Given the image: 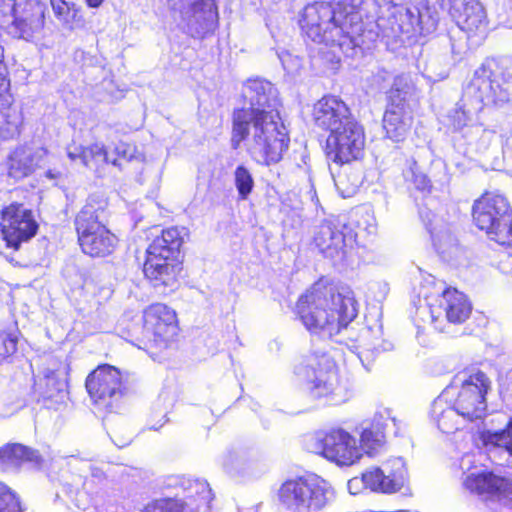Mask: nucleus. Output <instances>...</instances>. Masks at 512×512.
<instances>
[{"label": "nucleus", "instance_id": "1", "mask_svg": "<svg viewBox=\"0 0 512 512\" xmlns=\"http://www.w3.org/2000/svg\"><path fill=\"white\" fill-rule=\"evenodd\" d=\"M242 94L249 107L233 112L232 147L237 149L246 140L247 151L256 162H279L288 149L289 137L278 111L276 88L267 80L251 78L244 83Z\"/></svg>", "mask_w": 512, "mask_h": 512}, {"label": "nucleus", "instance_id": "2", "mask_svg": "<svg viewBox=\"0 0 512 512\" xmlns=\"http://www.w3.org/2000/svg\"><path fill=\"white\" fill-rule=\"evenodd\" d=\"M296 312L311 333L331 338L357 317L358 303L350 289L318 282L299 297Z\"/></svg>", "mask_w": 512, "mask_h": 512}, {"label": "nucleus", "instance_id": "3", "mask_svg": "<svg viewBox=\"0 0 512 512\" xmlns=\"http://www.w3.org/2000/svg\"><path fill=\"white\" fill-rule=\"evenodd\" d=\"M335 498L331 483L315 474L289 479L278 491L279 503L288 512H321Z\"/></svg>", "mask_w": 512, "mask_h": 512}, {"label": "nucleus", "instance_id": "4", "mask_svg": "<svg viewBox=\"0 0 512 512\" xmlns=\"http://www.w3.org/2000/svg\"><path fill=\"white\" fill-rule=\"evenodd\" d=\"M474 224L500 245H512V212L507 199L486 192L472 206Z\"/></svg>", "mask_w": 512, "mask_h": 512}, {"label": "nucleus", "instance_id": "5", "mask_svg": "<svg viewBox=\"0 0 512 512\" xmlns=\"http://www.w3.org/2000/svg\"><path fill=\"white\" fill-rule=\"evenodd\" d=\"M491 381L480 370H464L453 377L447 388L452 389V402L458 413L472 422L482 419L486 415V394L490 389Z\"/></svg>", "mask_w": 512, "mask_h": 512}, {"label": "nucleus", "instance_id": "6", "mask_svg": "<svg viewBox=\"0 0 512 512\" xmlns=\"http://www.w3.org/2000/svg\"><path fill=\"white\" fill-rule=\"evenodd\" d=\"M295 373L306 381L311 397L340 403L347 399V387L342 384L334 361L323 355L312 357L296 366Z\"/></svg>", "mask_w": 512, "mask_h": 512}, {"label": "nucleus", "instance_id": "7", "mask_svg": "<svg viewBox=\"0 0 512 512\" xmlns=\"http://www.w3.org/2000/svg\"><path fill=\"white\" fill-rule=\"evenodd\" d=\"M169 485L179 487L184 498H163L149 503L143 512H210L214 494L205 480L172 477Z\"/></svg>", "mask_w": 512, "mask_h": 512}, {"label": "nucleus", "instance_id": "8", "mask_svg": "<svg viewBox=\"0 0 512 512\" xmlns=\"http://www.w3.org/2000/svg\"><path fill=\"white\" fill-rule=\"evenodd\" d=\"M45 9L40 0H0V25L14 37L29 39L44 26Z\"/></svg>", "mask_w": 512, "mask_h": 512}, {"label": "nucleus", "instance_id": "9", "mask_svg": "<svg viewBox=\"0 0 512 512\" xmlns=\"http://www.w3.org/2000/svg\"><path fill=\"white\" fill-rule=\"evenodd\" d=\"M299 24L303 33L315 43L342 47L349 40L335 19L334 9L327 2L308 4L303 9Z\"/></svg>", "mask_w": 512, "mask_h": 512}, {"label": "nucleus", "instance_id": "10", "mask_svg": "<svg viewBox=\"0 0 512 512\" xmlns=\"http://www.w3.org/2000/svg\"><path fill=\"white\" fill-rule=\"evenodd\" d=\"M308 450L338 465L349 466L361 457L356 439L343 429L318 432L307 442Z\"/></svg>", "mask_w": 512, "mask_h": 512}, {"label": "nucleus", "instance_id": "11", "mask_svg": "<svg viewBox=\"0 0 512 512\" xmlns=\"http://www.w3.org/2000/svg\"><path fill=\"white\" fill-rule=\"evenodd\" d=\"M86 389L98 409L112 411L118 406L125 391L123 376L114 366H98L88 375Z\"/></svg>", "mask_w": 512, "mask_h": 512}, {"label": "nucleus", "instance_id": "12", "mask_svg": "<svg viewBox=\"0 0 512 512\" xmlns=\"http://www.w3.org/2000/svg\"><path fill=\"white\" fill-rule=\"evenodd\" d=\"M357 232L341 218L324 220L317 226L314 243L319 251L333 260H343L352 248Z\"/></svg>", "mask_w": 512, "mask_h": 512}, {"label": "nucleus", "instance_id": "13", "mask_svg": "<svg viewBox=\"0 0 512 512\" xmlns=\"http://www.w3.org/2000/svg\"><path fill=\"white\" fill-rule=\"evenodd\" d=\"M364 146V128L355 118H352L329 134L327 156L335 163H349L362 155Z\"/></svg>", "mask_w": 512, "mask_h": 512}, {"label": "nucleus", "instance_id": "14", "mask_svg": "<svg viewBox=\"0 0 512 512\" xmlns=\"http://www.w3.org/2000/svg\"><path fill=\"white\" fill-rule=\"evenodd\" d=\"M0 230L6 246L18 250L22 243L36 235L38 224L30 209L11 203L1 210Z\"/></svg>", "mask_w": 512, "mask_h": 512}, {"label": "nucleus", "instance_id": "15", "mask_svg": "<svg viewBox=\"0 0 512 512\" xmlns=\"http://www.w3.org/2000/svg\"><path fill=\"white\" fill-rule=\"evenodd\" d=\"M178 332L173 309L162 303L148 306L143 312V337L156 346L166 347Z\"/></svg>", "mask_w": 512, "mask_h": 512}, {"label": "nucleus", "instance_id": "16", "mask_svg": "<svg viewBox=\"0 0 512 512\" xmlns=\"http://www.w3.org/2000/svg\"><path fill=\"white\" fill-rule=\"evenodd\" d=\"M463 485L486 501L498 503L512 510V480L491 472H473L466 476Z\"/></svg>", "mask_w": 512, "mask_h": 512}, {"label": "nucleus", "instance_id": "17", "mask_svg": "<svg viewBox=\"0 0 512 512\" xmlns=\"http://www.w3.org/2000/svg\"><path fill=\"white\" fill-rule=\"evenodd\" d=\"M408 472L401 457L388 459L381 467H373L363 473L364 488L373 492L396 493L405 484Z\"/></svg>", "mask_w": 512, "mask_h": 512}, {"label": "nucleus", "instance_id": "18", "mask_svg": "<svg viewBox=\"0 0 512 512\" xmlns=\"http://www.w3.org/2000/svg\"><path fill=\"white\" fill-rule=\"evenodd\" d=\"M430 317L436 324L442 318L454 324L464 322L471 313V304L462 292L448 288L442 292L437 304L430 305Z\"/></svg>", "mask_w": 512, "mask_h": 512}, {"label": "nucleus", "instance_id": "19", "mask_svg": "<svg viewBox=\"0 0 512 512\" xmlns=\"http://www.w3.org/2000/svg\"><path fill=\"white\" fill-rule=\"evenodd\" d=\"M466 93L475 97L485 106H502L511 98L510 86L489 77L484 70H476Z\"/></svg>", "mask_w": 512, "mask_h": 512}, {"label": "nucleus", "instance_id": "20", "mask_svg": "<svg viewBox=\"0 0 512 512\" xmlns=\"http://www.w3.org/2000/svg\"><path fill=\"white\" fill-rule=\"evenodd\" d=\"M352 118L354 116L346 103L335 96H324L313 107L315 124L330 133Z\"/></svg>", "mask_w": 512, "mask_h": 512}, {"label": "nucleus", "instance_id": "21", "mask_svg": "<svg viewBox=\"0 0 512 512\" xmlns=\"http://www.w3.org/2000/svg\"><path fill=\"white\" fill-rule=\"evenodd\" d=\"M47 153L42 146L28 144L18 146L8 158V175L16 180L31 175L38 167H41Z\"/></svg>", "mask_w": 512, "mask_h": 512}, {"label": "nucleus", "instance_id": "22", "mask_svg": "<svg viewBox=\"0 0 512 512\" xmlns=\"http://www.w3.org/2000/svg\"><path fill=\"white\" fill-rule=\"evenodd\" d=\"M449 2V13L461 30L468 33L486 31V13L477 0H449Z\"/></svg>", "mask_w": 512, "mask_h": 512}, {"label": "nucleus", "instance_id": "23", "mask_svg": "<svg viewBox=\"0 0 512 512\" xmlns=\"http://www.w3.org/2000/svg\"><path fill=\"white\" fill-rule=\"evenodd\" d=\"M449 2V13L461 30L468 33L486 31V13L477 0H449Z\"/></svg>", "mask_w": 512, "mask_h": 512}, {"label": "nucleus", "instance_id": "24", "mask_svg": "<svg viewBox=\"0 0 512 512\" xmlns=\"http://www.w3.org/2000/svg\"><path fill=\"white\" fill-rule=\"evenodd\" d=\"M181 269L179 259L168 260L165 257L147 254L143 271L155 288L164 287L173 290L177 285Z\"/></svg>", "mask_w": 512, "mask_h": 512}, {"label": "nucleus", "instance_id": "25", "mask_svg": "<svg viewBox=\"0 0 512 512\" xmlns=\"http://www.w3.org/2000/svg\"><path fill=\"white\" fill-rule=\"evenodd\" d=\"M453 393L451 388L445 390L433 401L431 407V418L438 429L443 433L450 434L459 430L467 422L458 413L452 402Z\"/></svg>", "mask_w": 512, "mask_h": 512}, {"label": "nucleus", "instance_id": "26", "mask_svg": "<svg viewBox=\"0 0 512 512\" xmlns=\"http://www.w3.org/2000/svg\"><path fill=\"white\" fill-rule=\"evenodd\" d=\"M188 237L185 227H170L162 230L147 248V254L165 257L168 260L179 259L180 249Z\"/></svg>", "mask_w": 512, "mask_h": 512}, {"label": "nucleus", "instance_id": "27", "mask_svg": "<svg viewBox=\"0 0 512 512\" xmlns=\"http://www.w3.org/2000/svg\"><path fill=\"white\" fill-rule=\"evenodd\" d=\"M356 341L358 344L352 345L351 349L357 354L366 370H370V366L381 352L392 349L390 342L380 338V331H373L371 328L362 329Z\"/></svg>", "mask_w": 512, "mask_h": 512}, {"label": "nucleus", "instance_id": "28", "mask_svg": "<svg viewBox=\"0 0 512 512\" xmlns=\"http://www.w3.org/2000/svg\"><path fill=\"white\" fill-rule=\"evenodd\" d=\"M78 241L85 254L92 257H103L112 253L117 239L106 226H97L96 230L78 234Z\"/></svg>", "mask_w": 512, "mask_h": 512}, {"label": "nucleus", "instance_id": "29", "mask_svg": "<svg viewBox=\"0 0 512 512\" xmlns=\"http://www.w3.org/2000/svg\"><path fill=\"white\" fill-rule=\"evenodd\" d=\"M107 203L104 199L96 196H90L85 205L79 211L75 219L77 234H84L96 230L97 226H105L103 219L105 216Z\"/></svg>", "mask_w": 512, "mask_h": 512}, {"label": "nucleus", "instance_id": "30", "mask_svg": "<svg viewBox=\"0 0 512 512\" xmlns=\"http://www.w3.org/2000/svg\"><path fill=\"white\" fill-rule=\"evenodd\" d=\"M410 118L405 115L403 107L389 106L383 117V128L387 137L393 141L402 140L410 129Z\"/></svg>", "mask_w": 512, "mask_h": 512}, {"label": "nucleus", "instance_id": "31", "mask_svg": "<svg viewBox=\"0 0 512 512\" xmlns=\"http://www.w3.org/2000/svg\"><path fill=\"white\" fill-rule=\"evenodd\" d=\"M36 451L21 444H7L0 448V470L17 468L22 462H39Z\"/></svg>", "mask_w": 512, "mask_h": 512}, {"label": "nucleus", "instance_id": "32", "mask_svg": "<svg viewBox=\"0 0 512 512\" xmlns=\"http://www.w3.org/2000/svg\"><path fill=\"white\" fill-rule=\"evenodd\" d=\"M480 440L488 451L505 452L512 456V418L503 429L482 431Z\"/></svg>", "mask_w": 512, "mask_h": 512}, {"label": "nucleus", "instance_id": "33", "mask_svg": "<svg viewBox=\"0 0 512 512\" xmlns=\"http://www.w3.org/2000/svg\"><path fill=\"white\" fill-rule=\"evenodd\" d=\"M82 483L83 477L76 476L71 482L63 485L62 492L74 503L75 507L86 511L95 503V497L98 493L96 491H90L88 488H83Z\"/></svg>", "mask_w": 512, "mask_h": 512}, {"label": "nucleus", "instance_id": "34", "mask_svg": "<svg viewBox=\"0 0 512 512\" xmlns=\"http://www.w3.org/2000/svg\"><path fill=\"white\" fill-rule=\"evenodd\" d=\"M2 120L0 121V134L3 139H13L20 135L23 126V113L16 107L2 109Z\"/></svg>", "mask_w": 512, "mask_h": 512}, {"label": "nucleus", "instance_id": "35", "mask_svg": "<svg viewBox=\"0 0 512 512\" xmlns=\"http://www.w3.org/2000/svg\"><path fill=\"white\" fill-rule=\"evenodd\" d=\"M478 70H484L489 77L509 86V81L512 79V59L508 57L489 59Z\"/></svg>", "mask_w": 512, "mask_h": 512}, {"label": "nucleus", "instance_id": "36", "mask_svg": "<svg viewBox=\"0 0 512 512\" xmlns=\"http://www.w3.org/2000/svg\"><path fill=\"white\" fill-rule=\"evenodd\" d=\"M439 221H429L426 225L431 234L434 246L441 253H445L448 248L456 244V239L450 229V227L439 224Z\"/></svg>", "mask_w": 512, "mask_h": 512}, {"label": "nucleus", "instance_id": "37", "mask_svg": "<svg viewBox=\"0 0 512 512\" xmlns=\"http://www.w3.org/2000/svg\"><path fill=\"white\" fill-rule=\"evenodd\" d=\"M413 84L408 75H398L394 78L391 89L388 92L390 106L403 107L408 95L413 91Z\"/></svg>", "mask_w": 512, "mask_h": 512}, {"label": "nucleus", "instance_id": "38", "mask_svg": "<svg viewBox=\"0 0 512 512\" xmlns=\"http://www.w3.org/2000/svg\"><path fill=\"white\" fill-rule=\"evenodd\" d=\"M384 443V432L379 427L364 428L360 436L361 454L373 455Z\"/></svg>", "mask_w": 512, "mask_h": 512}, {"label": "nucleus", "instance_id": "39", "mask_svg": "<svg viewBox=\"0 0 512 512\" xmlns=\"http://www.w3.org/2000/svg\"><path fill=\"white\" fill-rule=\"evenodd\" d=\"M234 183L239 198L246 200L254 187V179L250 171L243 165L236 167L234 171Z\"/></svg>", "mask_w": 512, "mask_h": 512}, {"label": "nucleus", "instance_id": "40", "mask_svg": "<svg viewBox=\"0 0 512 512\" xmlns=\"http://www.w3.org/2000/svg\"><path fill=\"white\" fill-rule=\"evenodd\" d=\"M404 177L418 190L425 191L431 186L429 178L426 174L420 171L419 166L414 160L410 163L409 168L404 172Z\"/></svg>", "mask_w": 512, "mask_h": 512}, {"label": "nucleus", "instance_id": "41", "mask_svg": "<svg viewBox=\"0 0 512 512\" xmlns=\"http://www.w3.org/2000/svg\"><path fill=\"white\" fill-rule=\"evenodd\" d=\"M206 0H168L172 9L179 11L183 17L189 18L202 10Z\"/></svg>", "mask_w": 512, "mask_h": 512}, {"label": "nucleus", "instance_id": "42", "mask_svg": "<svg viewBox=\"0 0 512 512\" xmlns=\"http://www.w3.org/2000/svg\"><path fill=\"white\" fill-rule=\"evenodd\" d=\"M0 512H21L19 500L3 483H0Z\"/></svg>", "mask_w": 512, "mask_h": 512}, {"label": "nucleus", "instance_id": "43", "mask_svg": "<svg viewBox=\"0 0 512 512\" xmlns=\"http://www.w3.org/2000/svg\"><path fill=\"white\" fill-rule=\"evenodd\" d=\"M118 160H125L126 162L144 161L143 154L137 149V147L130 143L119 142L114 149Z\"/></svg>", "mask_w": 512, "mask_h": 512}, {"label": "nucleus", "instance_id": "44", "mask_svg": "<svg viewBox=\"0 0 512 512\" xmlns=\"http://www.w3.org/2000/svg\"><path fill=\"white\" fill-rule=\"evenodd\" d=\"M106 484V475L100 468H92L90 477L83 478L82 487L90 491H96L98 494Z\"/></svg>", "mask_w": 512, "mask_h": 512}, {"label": "nucleus", "instance_id": "45", "mask_svg": "<svg viewBox=\"0 0 512 512\" xmlns=\"http://www.w3.org/2000/svg\"><path fill=\"white\" fill-rule=\"evenodd\" d=\"M51 5L56 17L65 25H69L76 16V10L64 0H51Z\"/></svg>", "mask_w": 512, "mask_h": 512}, {"label": "nucleus", "instance_id": "46", "mask_svg": "<svg viewBox=\"0 0 512 512\" xmlns=\"http://www.w3.org/2000/svg\"><path fill=\"white\" fill-rule=\"evenodd\" d=\"M17 349V337L12 333L0 332V360L14 354Z\"/></svg>", "mask_w": 512, "mask_h": 512}, {"label": "nucleus", "instance_id": "47", "mask_svg": "<svg viewBox=\"0 0 512 512\" xmlns=\"http://www.w3.org/2000/svg\"><path fill=\"white\" fill-rule=\"evenodd\" d=\"M44 381H45V390L42 392V394L45 397L51 398L57 392H59L63 389V383L56 378V375L54 372H51L49 375H47L45 377Z\"/></svg>", "mask_w": 512, "mask_h": 512}, {"label": "nucleus", "instance_id": "48", "mask_svg": "<svg viewBox=\"0 0 512 512\" xmlns=\"http://www.w3.org/2000/svg\"><path fill=\"white\" fill-rule=\"evenodd\" d=\"M7 74L0 75V111L11 105L12 95L9 92V80Z\"/></svg>", "mask_w": 512, "mask_h": 512}, {"label": "nucleus", "instance_id": "49", "mask_svg": "<svg viewBox=\"0 0 512 512\" xmlns=\"http://www.w3.org/2000/svg\"><path fill=\"white\" fill-rule=\"evenodd\" d=\"M93 168H97L101 163L112 164L116 167L121 168V162L118 159H111L103 144H101V151L99 154L93 155Z\"/></svg>", "mask_w": 512, "mask_h": 512}, {"label": "nucleus", "instance_id": "50", "mask_svg": "<svg viewBox=\"0 0 512 512\" xmlns=\"http://www.w3.org/2000/svg\"><path fill=\"white\" fill-rule=\"evenodd\" d=\"M101 151V144L94 143L88 147H84L85 159H82V165L88 168H93V155L99 154Z\"/></svg>", "mask_w": 512, "mask_h": 512}, {"label": "nucleus", "instance_id": "51", "mask_svg": "<svg viewBox=\"0 0 512 512\" xmlns=\"http://www.w3.org/2000/svg\"><path fill=\"white\" fill-rule=\"evenodd\" d=\"M67 156L72 162L80 161L82 163V159H85L84 155V146L71 144L67 147Z\"/></svg>", "mask_w": 512, "mask_h": 512}, {"label": "nucleus", "instance_id": "52", "mask_svg": "<svg viewBox=\"0 0 512 512\" xmlns=\"http://www.w3.org/2000/svg\"><path fill=\"white\" fill-rule=\"evenodd\" d=\"M334 182H335V186H336L337 190L344 198L350 197L356 191L357 184H353L349 187H346L344 179L341 175H339L338 178H335Z\"/></svg>", "mask_w": 512, "mask_h": 512}, {"label": "nucleus", "instance_id": "53", "mask_svg": "<svg viewBox=\"0 0 512 512\" xmlns=\"http://www.w3.org/2000/svg\"><path fill=\"white\" fill-rule=\"evenodd\" d=\"M279 58L282 62L283 68L289 72L293 71L300 65V60L298 58H293L289 53L279 55Z\"/></svg>", "mask_w": 512, "mask_h": 512}, {"label": "nucleus", "instance_id": "54", "mask_svg": "<svg viewBox=\"0 0 512 512\" xmlns=\"http://www.w3.org/2000/svg\"><path fill=\"white\" fill-rule=\"evenodd\" d=\"M476 130H477V132L478 131L482 132V135H481V138H480V140H481V147L482 148H487L489 146V144L491 143V140L494 137L495 132L493 130H489V129H482L480 126L476 127Z\"/></svg>", "mask_w": 512, "mask_h": 512}, {"label": "nucleus", "instance_id": "55", "mask_svg": "<svg viewBox=\"0 0 512 512\" xmlns=\"http://www.w3.org/2000/svg\"><path fill=\"white\" fill-rule=\"evenodd\" d=\"M364 487L363 475L361 477H354L348 481V489L351 494H357L360 491V486Z\"/></svg>", "mask_w": 512, "mask_h": 512}, {"label": "nucleus", "instance_id": "56", "mask_svg": "<svg viewBox=\"0 0 512 512\" xmlns=\"http://www.w3.org/2000/svg\"><path fill=\"white\" fill-rule=\"evenodd\" d=\"M455 116L457 117V119L454 121V127L455 128L460 129L463 126L466 125V123H467V115H466V113L464 111L456 110L455 111Z\"/></svg>", "mask_w": 512, "mask_h": 512}, {"label": "nucleus", "instance_id": "57", "mask_svg": "<svg viewBox=\"0 0 512 512\" xmlns=\"http://www.w3.org/2000/svg\"><path fill=\"white\" fill-rule=\"evenodd\" d=\"M384 5L388 8H396L401 7L405 4L407 0H382Z\"/></svg>", "mask_w": 512, "mask_h": 512}, {"label": "nucleus", "instance_id": "58", "mask_svg": "<svg viewBox=\"0 0 512 512\" xmlns=\"http://www.w3.org/2000/svg\"><path fill=\"white\" fill-rule=\"evenodd\" d=\"M7 74V67L4 63V49L0 45V75Z\"/></svg>", "mask_w": 512, "mask_h": 512}, {"label": "nucleus", "instance_id": "59", "mask_svg": "<svg viewBox=\"0 0 512 512\" xmlns=\"http://www.w3.org/2000/svg\"><path fill=\"white\" fill-rule=\"evenodd\" d=\"M472 458H473L472 455H465L461 459V463H460L461 468L464 469L465 466H468L472 462Z\"/></svg>", "mask_w": 512, "mask_h": 512}, {"label": "nucleus", "instance_id": "60", "mask_svg": "<svg viewBox=\"0 0 512 512\" xmlns=\"http://www.w3.org/2000/svg\"><path fill=\"white\" fill-rule=\"evenodd\" d=\"M90 7H98L103 0H86Z\"/></svg>", "mask_w": 512, "mask_h": 512}, {"label": "nucleus", "instance_id": "61", "mask_svg": "<svg viewBox=\"0 0 512 512\" xmlns=\"http://www.w3.org/2000/svg\"><path fill=\"white\" fill-rule=\"evenodd\" d=\"M357 228L362 229L361 224L358 221H357ZM363 230H368L369 233L372 232L371 230L368 229V227H363Z\"/></svg>", "mask_w": 512, "mask_h": 512}, {"label": "nucleus", "instance_id": "62", "mask_svg": "<svg viewBox=\"0 0 512 512\" xmlns=\"http://www.w3.org/2000/svg\"><path fill=\"white\" fill-rule=\"evenodd\" d=\"M46 176H47L48 178H55V177H56V176H55L51 171H47V172H46Z\"/></svg>", "mask_w": 512, "mask_h": 512}, {"label": "nucleus", "instance_id": "63", "mask_svg": "<svg viewBox=\"0 0 512 512\" xmlns=\"http://www.w3.org/2000/svg\"><path fill=\"white\" fill-rule=\"evenodd\" d=\"M362 217H366L367 219H370V215L368 213H365V215H362Z\"/></svg>", "mask_w": 512, "mask_h": 512}, {"label": "nucleus", "instance_id": "64", "mask_svg": "<svg viewBox=\"0 0 512 512\" xmlns=\"http://www.w3.org/2000/svg\"><path fill=\"white\" fill-rule=\"evenodd\" d=\"M391 422H392V424H393L394 426H396V420H395L394 418H393V419H391Z\"/></svg>", "mask_w": 512, "mask_h": 512}]
</instances>
